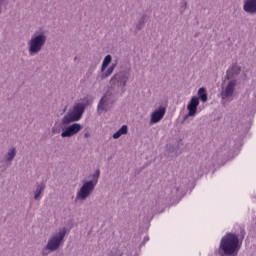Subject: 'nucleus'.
Returning a JSON list of instances; mask_svg holds the SVG:
<instances>
[{"label":"nucleus","mask_w":256,"mask_h":256,"mask_svg":"<svg viewBox=\"0 0 256 256\" xmlns=\"http://www.w3.org/2000/svg\"><path fill=\"white\" fill-rule=\"evenodd\" d=\"M239 236L233 233H227L220 240V245L216 250V255L219 256H237L239 255Z\"/></svg>","instance_id":"f257e3e1"},{"label":"nucleus","mask_w":256,"mask_h":256,"mask_svg":"<svg viewBox=\"0 0 256 256\" xmlns=\"http://www.w3.org/2000/svg\"><path fill=\"white\" fill-rule=\"evenodd\" d=\"M241 73V66L234 64L226 71V79L228 81L225 88H222L220 97L222 102L233 101V95L235 94V87H237V75Z\"/></svg>","instance_id":"f03ea898"},{"label":"nucleus","mask_w":256,"mask_h":256,"mask_svg":"<svg viewBox=\"0 0 256 256\" xmlns=\"http://www.w3.org/2000/svg\"><path fill=\"white\" fill-rule=\"evenodd\" d=\"M99 177H101V170L97 169L92 175V180L84 182L77 191L75 201H85L88 197H91L97 183H99Z\"/></svg>","instance_id":"7ed1b4c3"},{"label":"nucleus","mask_w":256,"mask_h":256,"mask_svg":"<svg viewBox=\"0 0 256 256\" xmlns=\"http://www.w3.org/2000/svg\"><path fill=\"white\" fill-rule=\"evenodd\" d=\"M93 101L88 98L85 99V102L76 103L73 107V110L70 113H67L62 118V125H70V123H75L77 121H81L83 117V113H85V109L91 105Z\"/></svg>","instance_id":"20e7f679"},{"label":"nucleus","mask_w":256,"mask_h":256,"mask_svg":"<svg viewBox=\"0 0 256 256\" xmlns=\"http://www.w3.org/2000/svg\"><path fill=\"white\" fill-rule=\"evenodd\" d=\"M47 43V33L45 31H36L28 41V53L30 57L38 55L43 51V47Z\"/></svg>","instance_id":"39448f33"},{"label":"nucleus","mask_w":256,"mask_h":256,"mask_svg":"<svg viewBox=\"0 0 256 256\" xmlns=\"http://www.w3.org/2000/svg\"><path fill=\"white\" fill-rule=\"evenodd\" d=\"M131 77L129 70H121L115 73L110 79V86L112 89H125L127 87V81Z\"/></svg>","instance_id":"423d86ee"},{"label":"nucleus","mask_w":256,"mask_h":256,"mask_svg":"<svg viewBox=\"0 0 256 256\" xmlns=\"http://www.w3.org/2000/svg\"><path fill=\"white\" fill-rule=\"evenodd\" d=\"M65 235H67V228L64 227L48 239L46 249H48L50 253L57 251L59 247H61V244L65 239Z\"/></svg>","instance_id":"0eeeda50"},{"label":"nucleus","mask_w":256,"mask_h":256,"mask_svg":"<svg viewBox=\"0 0 256 256\" xmlns=\"http://www.w3.org/2000/svg\"><path fill=\"white\" fill-rule=\"evenodd\" d=\"M83 129V126L79 123H74L72 125L67 126L62 130L61 137L64 139L67 137H73L74 135H77Z\"/></svg>","instance_id":"6e6552de"},{"label":"nucleus","mask_w":256,"mask_h":256,"mask_svg":"<svg viewBox=\"0 0 256 256\" xmlns=\"http://www.w3.org/2000/svg\"><path fill=\"white\" fill-rule=\"evenodd\" d=\"M165 113H167V108L165 106H159V108L151 114L150 125L159 123V121L165 117Z\"/></svg>","instance_id":"1a4fd4ad"},{"label":"nucleus","mask_w":256,"mask_h":256,"mask_svg":"<svg viewBox=\"0 0 256 256\" xmlns=\"http://www.w3.org/2000/svg\"><path fill=\"white\" fill-rule=\"evenodd\" d=\"M107 111H109V99H107L105 94L98 102L97 113L98 115H103V113H107Z\"/></svg>","instance_id":"9d476101"},{"label":"nucleus","mask_w":256,"mask_h":256,"mask_svg":"<svg viewBox=\"0 0 256 256\" xmlns=\"http://www.w3.org/2000/svg\"><path fill=\"white\" fill-rule=\"evenodd\" d=\"M243 11H245V13H249L250 15H255L256 0H244Z\"/></svg>","instance_id":"9b49d317"},{"label":"nucleus","mask_w":256,"mask_h":256,"mask_svg":"<svg viewBox=\"0 0 256 256\" xmlns=\"http://www.w3.org/2000/svg\"><path fill=\"white\" fill-rule=\"evenodd\" d=\"M197 107H199V98L192 97L190 103L187 106L189 111V115H196L197 114Z\"/></svg>","instance_id":"f8f14e48"},{"label":"nucleus","mask_w":256,"mask_h":256,"mask_svg":"<svg viewBox=\"0 0 256 256\" xmlns=\"http://www.w3.org/2000/svg\"><path fill=\"white\" fill-rule=\"evenodd\" d=\"M16 156H17V148L12 147L8 149V151L4 155V161L6 163H11V161H13V159H15Z\"/></svg>","instance_id":"ddd939ff"},{"label":"nucleus","mask_w":256,"mask_h":256,"mask_svg":"<svg viewBox=\"0 0 256 256\" xmlns=\"http://www.w3.org/2000/svg\"><path fill=\"white\" fill-rule=\"evenodd\" d=\"M45 191V182H40L36 185V189L34 190V200L39 201L41 199V193Z\"/></svg>","instance_id":"4468645a"},{"label":"nucleus","mask_w":256,"mask_h":256,"mask_svg":"<svg viewBox=\"0 0 256 256\" xmlns=\"http://www.w3.org/2000/svg\"><path fill=\"white\" fill-rule=\"evenodd\" d=\"M145 23H147V14H144L136 23L135 31H141L143 27H145Z\"/></svg>","instance_id":"2eb2a0df"},{"label":"nucleus","mask_w":256,"mask_h":256,"mask_svg":"<svg viewBox=\"0 0 256 256\" xmlns=\"http://www.w3.org/2000/svg\"><path fill=\"white\" fill-rule=\"evenodd\" d=\"M129 128L127 125H123L116 133L113 134V139H119L121 135H127Z\"/></svg>","instance_id":"dca6fc26"},{"label":"nucleus","mask_w":256,"mask_h":256,"mask_svg":"<svg viewBox=\"0 0 256 256\" xmlns=\"http://www.w3.org/2000/svg\"><path fill=\"white\" fill-rule=\"evenodd\" d=\"M198 97L202 101V103H207V89L204 87L199 88Z\"/></svg>","instance_id":"f3484780"},{"label":"nucleus","mask_w":256,"mask_h":256,"mask_svg":"<svg viewBox=\"0 0 256 256\" xmlns=\"http://www.w3.org/2000/svg\"><path fill=\"white\" fill-rule=\"evenodd\" d=\"M111 61H113V57L111 55H106L103 62H102V66H101V71H105V69H107V67H109Z\"/></svg>","instance_id":"a211bd4d"},{"label":"nucleus","mask_w":256,"mask_h":256,"mask_svg":"<svg viewBox=\"0 0 256 256\" xmlns=\"http://www.w3.org/2000/svg\"><path fill=\"white\" fill-rule=\"evenodd\" d=\"M113 68H108L104 74H102L101 79H107V77H111L113 75Z\"/></svg>","instance_id":"6ab92c4d"},{"label":"nucleus","mask_w":256,"mask_h":256,"mask_svg":"<svg viewBox=\"0 0 256 256\" xmlns=\"http://www.w3.org/2000/svg\"><path fill=\"white\" fill-rule=\"evenodd\" d=\"M173 193H175L176 195H181V188L179 186H176L173 189Z\"/></svg>","instance_id":"aec40b11"},{"label":"nucleus","mask_w":256,"mask_h":256,"mask_svg":"<svg viewBox=\"0 0 256 256\" xmlns=\"http://www.w3.org/2000/svg\"><path fill=\"white\" fill-rule=\"evenodd\" d=\"M49 249H47V246H45L43 249H42V256H47L49 255Z\"/></svg>","instance_id":"412c9836"},{"label":"nucleus","mask_w":256,"mask_h":256,"mask_svg":"<svg viewBox=\"0 0 256 256\" xmlns=\"http://www.w3.org/2000/svg\"><path fill=\"white\" fill-rule=\"evenodd\" d=\"M189 117H195V115H189V112H188V114L184 116V118H183V120H182L181 123H182V124L185 123V121H186L187 119H189Z\"/></svg>","instance_id":"4be33fe9"},{"label":"nucleus","mask_w":256,"mask_h":256,"mask_svg":"<svg viewBox=\"0 0 256 256\" xmlns=\"http://www.w3.org/2000/svg\"><path fill=\"white\" fill-rule=\"evenodd\" d=\"M116 67H117V62L112 63L109 68L112 69L113 71H115V68H116Z\"/></svg>","instance_id":"5701e85b"},{"label":"nucleus","mask_w":256,"mask_h":256,"mask_svg":"<svg viewBox=\"0 0 256 256\" xmlns=\"http://www.w3.org/2000/svg\"><path fill=\"white\" fill-rule=\"evenodd\" d=\"M84 137L85 139H89V137H91V133L89 132L84 133Z\"/></svg>","instance_id":"b1692460"},{"label":"nucleus","mask_w":256,"mask_h":256,"mask_svg":"<svg viewBox=\"0 0 256 256\" xmlns=\"http://www.w3.org/2000/svg\"><path fill=\"white\" fill-rule=\"evenodd\" d=\"M144 241H149V237H145V238H144Z\"/></svg>","instance_id":"393cba45"},{"label":"nucleus","mask_w":256,"mask_h":256,"mask_svg":"<svg viewBox=\"0 0 256 256\" xmlns=\"http://www.w3.org/2000/svg\"><path fill=\"white\" fill-rule=\"evenodd\" d=\"M241 233H242V235H245V231L242 230Z\"/></svg>","instance_id":"a878e982"},{"label":"nucleus","mask_w":256,"mask_h":256,"mask_svg":"<svg viewBox=\"0 0 256 256\" xmlns=\"http://www.w3.org/2000/svg\"><path fill=\"white\" fill-rule=\"evenodd\" d=\"M74 61H77V57L74 58Z\"/></svg>","instance_id":"bb28decb"},{"label":"nucleus","mask_w":256,"mask_h":256,"mask_svg":"<svg viewBox=\"0 0 256 256\" xmlns=\"http://www.w3.org/2000/svg\"><path fill=\"white\" fill-rule=\"evenodd\" d=\"M184 4L187 5V2H185Z\"/></svg>","instance_id":"cd10ccee"}]
</instances>
